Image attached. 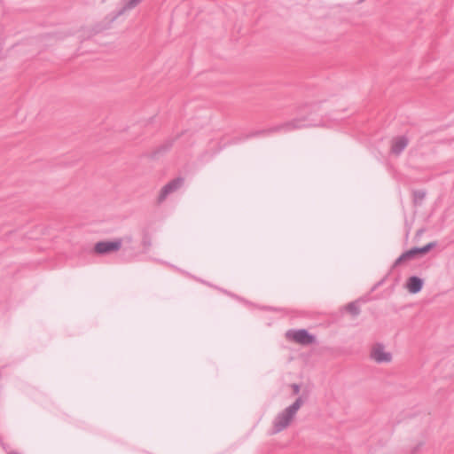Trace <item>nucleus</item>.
I'll list each match as a JSON object with an SVG mask.
<instances>
[{
	"mask_svg": "<svg viewBox=\"0 0 454 454\" xmlns=\"http://www.w3.org/2000/svg\"><path fill=\"white\" fill-rule=\"evenodd\" d=\"M347 309L352 313L353 315H357L359 313V309H358V307L356 305V303L355 302H352V303H349L348 306H347Z\"/></svg>",
	"mask_w": 454,
	"mask_h": 454,
	"instance_id": "9d476101",
	"label": "nucleus"
},
{
	"mask_svg": "<svg viewBox=\"0 0 454 454\" xmlns=\"http://www.w3.org/2000/svg\"><path fill=\"white\" fill-rule=\"evenodd\" d=\"M408 145V139L405 137H399V153Z\"/></svg>",
	"mask_w": 454,
	"mask_h": 454,
	"instance_id": "9b49d317",
	"label": "nucleus"
},
{
	"mask_svg": "<svg viewBox=\"0 0 454 454\" xmlns=\"http://www.w3.org/2000/svg\"><path fill=\"white\" fill-rule=\"evenodd\" d=\"M303 127H305V125L302 124V121L301 120H294L292 121L274 127L273 129H271V131H279V130L291 131L295 129H301Z\"/></svg>",
	"mask_w": 454,
	"mask_h": 454,
	"instance_id": "6e6552de",
	"label": "nucleus"
},
{
	"mask_svg": "<svg viewBox=\"0 0 454 454\" xmlns=\"http://www.w3.org/2000/svg\"><path fill=\"white\" fill-rule=\"evenodd\" d=\"M142 0H121V7L118 11L116 16L121 15L124 12L134 9L137 6Z\"/></svg>",
	"mask_w": 454,
	"mask_h": 454,
	"instance_id": "1a4fd4ad",
	"label": "nucleus"
},
{
	"mask_svg": "<svg viewBox=\"0 0 454 454\" xmlns=\"http://www.w3.org/2000/svg\"><path fill=\"white\" fill-rule=\"evenodd\" d=\"M369 357L377 364H388L393 360V354L383 343L375 342L370 348Z\"/></svg>",
	"mask_w": 454,
	"mask_h": 454,
	"instance_id": "f03ea898",
	"label": "nucleus"
},
{
	"mask_svg": "<svg viewBox=\"0 0 454 454\" xmlns=\"http://www.w3.org/2000/svg\"><path fill=\"white\" fill-rule=\"evenodd\" d=\"M286 336L288 340H294L301 345H309L315 341L313 335L309 334L304 329L301 330H289L286 332Z\"/></svg>",
	"mask_w": 454,
	"mask_h": 454,
	"instance_id": "7ed1b4c3",
	"label": "nucleus"
},
{
	"mask_svg": "<svg viewBox=\"0 0 454 454\" xmlns=\"http://www.w3.org/2000/svg\"><path fill=\"white\" fill-rule=\"evenodd\" d=\"M396 145H392V151L395 152Z\"/></svg>",
	"mask_w": 454,
	"mask_h": 454,
	"instance_id": "4468645a",
	"label": "nucleus"
},
{
	"mask_svg": "<svg viewBox=\"0 0 454 454\" xmlns=\"http://www.w3.org/2000/svg\"><path fill=\"white\" fill-rule=\"evenodd\" d=\"M423 283H424L423 279H421L419 277L412 276L408 278V280L405 284V287L407 288L409 293L417 294V293L420 292V290L422 289Z\"/></svg>",
	"mask_w": 454,
	"mask_h": 454,
	"instance_id": "0eeeda50",
	"label": "nucleus"
},
{
	"mask_svg": "<svg viewBox=\"0 0 454 454\" xmlns=\"http://www.w3.org/2000/svg\"><path fill=\"white\" fill-rule=\"evenodd\" d=\"M293 389H294V392L295 394H298V393H299V391H300V387H299V386H298V385H295V384H294V385H293Z\"/></svg>",
	"mask_w": 454,
	"mask_h": 454,
	"instance_id": "ddd939ff",
	"label": "nucleus"
},
{
	"mask_svg": "<svg viewBox=\"0 0 454 454\" xmlns=\"http://www.w3.org/2000/svg\"><path fill=\"white\" fill-rule=\"evenodd\" d=\"M303 401L297 398L294 403L279 411L272 419L271 428L269 434L274 435L288 428L294 421L298 411L301 409Z\"/></svg>",
	"mask_w": 454,
	"mask_h": 454,
	"instance_id": "f257e3e1",
	"label": "nucleus"
},
{
	"mask_svg": "<svg viewBox=\"0 0 454 454\" xmlns=\"http://www.w3.org/2000/svg\"><path fill=\"white\" fill-rule=\"evenodd\" d=\"M183 179L177 178L167 184L160 191L159 202H162L170 193L179 189L183 184Z\"/></svg>",
	"mask_w": 454,
	"mask_h": 454,
	"instance_id": "423d86ee",
	"label": "nucleus"
},
{
	"mask_svg": "<svg viewBox=\"0 0 454 454\" xmlns=\"http://www.w3.org/2000/svg\"><path fill=\"white\" fill-rule=\"evenodd\" d=\"M415 195V199L416 200H422L424 198H425V192H421V191H419V192H416L414 193Z\"/></svg>",
	"mask_w": 454,
	"mask_h": 454,
	"instance_id": "f8f14e48",
	"label": "nucleus"
},
{
	"mask_svg": "<svg viewBox=\"0 0 454 454\" xmlns=\"http://www.w3.org/2000/svg\"><path fill=\"white\" fill-rule=\"evenodd\" d=\"M121 239H114L111 241H101L95 245L94 250L98 254H106L118 251L121 247Z\"/></svg>",
	"mask_w": 454,
	"mask_h": 454,
	"instance_id": "39448f33",
	"label": "nucleus"
},
{
	"mask_svg": "<svg viewBox=\"0 0 454 454\" xmlns=\"http://www.w3.org/2000/svg\"><path fill=\"white\" fill-rule=\"evenodd\" d=\"M435 247L436 242H430L422 247H413L399 256V262H405L418 256H421Z\"/></svg>",
	"mask_w": 454,
	"mask_h": 454,
	"instance_id": "20e7f679",
	"label": "nucleus"
}]
</instances>
